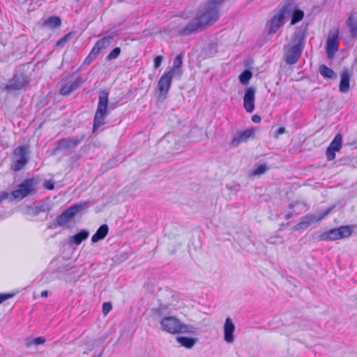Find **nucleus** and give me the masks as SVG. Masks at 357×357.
<instances>
[{
  "mask_svg": "<svg viewBox=\"0 0 357 357\" xmlns=\"http://www.w3.org/2000/svg\"><path fill=\"white\" fill-rule=\"evenodd\" d=\"M28 147L26 146H19L13 150L14 166L13 170L15 172L20 171L27 164L29 157L27 155Z\"/></svg>",
  "mask_w": 357,
  "mask_h": 357,
  "instance_id": "11",
  "label": "nucleus"
},
{
  "mask_svg": "<svg viewBox=\"0 0 357 357\" xmlns=\"http://www.w3.org/2000/svg\"><path fill=\"white\" fill-rule=\"evenodd\" d=\"M305 34L304 31H300L297 32L292 40L293 45L294 47H297L298 48H301V50H303L304 45H305Z\"/></svg>",
  "mask_w": 357,
  "mask_h": 357,
  "instance_id": "31",
  "label": "nucleus"
},
{
  "mask_svg": "<svg viewBox=\"0 0 357 357\" xmlns=\"http://www.w3.org/2000/svg\"><path fill=\"white\" fill-rule=\"evenodd\" d=\"M61 24V20L59 16H51L43 21L42 26L54 29L59 27Z\"/></svg>",
  "mask_w": 357,
  "mask_h": 357,
  "instance_id": "27",
  "label": "nucleus"
},
{
  "mask_svg": "<svg viewBox=\"0 0 357 357\" xmlns=\"http://www.w3.org/2000/svg\"><path fill=\"white\" fill-rule=\"evenodd\" d=\"M162 61V57L160 56H157L154 58V67L155 68H158Z\"/></svg>",
  "mask_w": 357,
  "mask_h": 357,
  "instance_id": "44",
  "label": "nucleus"
},
{
  "mask_svg": "<svg viewBox=\"0 0 357 357\" xmlns=\"http://www.w3.org/2000/svg\"><path fill=\"white\" fill-rule=\"evenodd\" d=\"M161 328L169 333H178L187 331V326L181 323L175 317H164L160 321Z\"/></svg>",
  "mask_w": 357,
  "mask_h": 357,
  "instance_id": "8",
  "label": "nucleus"
},
{
  "mask_svg": "<svg viewBox=\"0 0 357 357\" xmlns=\"http://www.w3.org/2000/svg\"><path fill=\"white\" fill-rule=\"evenodd\" d=\"M114 40V38L112 36H107L105 37H103L98 40L94 46L93 47L92 50L96 52L98 54H99L100 52L102 50H105L107 47H108L111 43H112Z\"/></svg>",
  "mask_w": 357,
  "mask_h": 357,
  "instance_id": "24",
  "label": "nucleus"
},
{
  "mask_svg": "<svg viewBox=\"0 0 357 357\" xmlns=\"http://www.w3.org/2000/svg\"><path fill=\"white\" fill-rule=\"evenodd\" d=\"M345 24L351 38H357V17L354 14H348Z\"/></svg>",
  "mask_w": 357,
  "mask_h": 357,
  "instance_id": "23",
  "label": "nucleus"
},
{
  "mask_svg": "<svg viewBox=\"0 0 357 357\" xmlns=\"http://www.w3.org/2000/svg\"><path fill=\"white\" fill-rule=\"evenodd\" d=\"M281 3L282 6L286 8V17L288 16L291 17V25H294L303 20L304 12L298 8L296 0H284Z\"/></svg>",
  "mask_w": 357,
  "mask_h": 357,
  "instance_id": "7",
  "label": "nucleus"
},
{
  "mask_svg": "<svg viewBox=\"0 0 357 357\" xmlns=\"http://www.w3.org/2000/svg\"><path fill=\"white\" fill-rule=\"evenodd\" d=\"M204 29L196 17L188 22L185 25L181 26L179 23L177 27V33L181 36H190L202 31Z\"/></svg>",
  "mask_w": 357,
  "mask_h": 357,
  "instance_id": "12",
  "label": "nucleus"
},
{
  "mask_svg": "<svg viewBox=\"0 0 357 357\" xmlns=\"http://www.w3.org/2000/svg\"><path fill=\"white\" fill-rule=\"evenodd\" d=\"M8 193L6 191L1 192L0 194V202L6 199L8 197Z\"/></svg>",
  "mask_w": 357,
  "mask_h": 357,
  "instance_id": "47",
  "label": "nucleus"
},
{
  "mask_svg": "<svg viewBox=\"0 0 357 357\" xmlns=\"http://www.w3.org/2000/svg\"><path fill=\"white\" fill-rule=\"evenodd\" d=\"M284 132L285 128L284 127H280L275 131V137L278 138L280 135H282Z\"/></svg>",
  "mask_w": 357,
  "mask_h": 357,
  "instance_id": "45",
  "label": "nucleus"
},
{
  "mask_svg": "<svg viewBox=\"0 0 357 357\" xmlns=\"http://www.w3.org/2000/svg\"><path fill=\"white\" fill-rule=\"evenodd\" d=\"M203 29L211 26L219 18V9L207 3L203 9L199 10L195 17Z\"/></svg>",
  "mask_w": 357,
  "mask_h": 357,
  "instance_id": "2",
  "label": "nucleus"
},
{
  "mask_svg": "<svg viewBox=\"0 0 357 357\" xmlns=\"http://www.w3.org/2000/svg\"><path fill=\"white\" fill-rule=\"evenodd\" d=\"M303 50L297 47L291 46L285 56V61L287 64H295L301 57Z\"/></svg>",
  "mask_w": 357,
  "mask_h": 357,
  "instance_id": "22",
  "label": "nucleus"
},
{
  "mask_svg": "<svg viewBox=\"0 0 357 357\" xmlns=\"http://www.w3.org/2000/svg\"><path fill=\"white\" fill-rule=\"evenodd\" d=\"M29 81V78L24 72L17 70L2 90L7 92L20 91L26 87Z\"/></svg>",
  "mask_w": 357,
  "mask_h": 357,
  "instance_id": "5",
  "label": "nucleus"
},
{
  "mask_svg": "<svg viewBox=\"0 0 357 357\" xmlns=\"http://www.w3.org/2000/svg\"><path fill=\"white\" fill-rule=\"evenodd\" d=\"M46 340L43 337H38L36 338H26L25 340V344L27 347H30L32 345H40L45 342Z\"/></svg>",
  "mask_w": 357,
  "mask_h": 357,
  "instance_id": "34",
  "label": "nucleus"
},
{
  "mask_svg": "<svg viewBox=\"0 0 357 357\" xmlns=\"http://www.w3.org/2000/svg\"><path fill=\"white\" fill-rule=\"evenodd\" d=\"M14 296L13 294H0V304Z\"/></svg>",
  "mask_w": 357,
  "mask_h": 357,
  "instance_id": "41",
  "label": "nucleus"
},
{
  "mask_svg": "<svg viewBox=\"0 0 357 357\" xmlns=\"http://www.w3.org/2000/svg\"><path fill=\"white\" fill-rule=\"evenodd\" d=\"M168 309L169 307L167 305L160 304L158 307L152 309V313L153 316L161 317L169 313Z\"/></svg>",
  "mask_w": 357,
  "mask_h": 357,
  "instance_id": "33",
  "label": "nucleus"
},
{
  "mask_svg": "<svg viewBox=\"0 0 357 357\" xmlns=\"http://www.w3.org/2000/svg\"><path fill=\"white\" fill-rule=\"evenodd\" d=\"M255 93L256 89L254 87L250 86L245 89L243 107L248 113L252 112L255 109Z\"/></svg>",
  "mask_w": 357,
  "mask_h": 357,
  "instance_id": "16",
  "label": "nucleus"
},
{
  "mask_svg": "<svg viewBox=\"0 0 357 357\" xmlns=\"http://www.w3.org/2000/svg\"><path fill=\"white\" fill-rule=\"evenodd\" d=\"M121 52V50L120 47H116L114 48L109 52V54L107 56L106 59L107 61H112V60L116 59L120 55Z\"/></svg>",
  "mask_w": 357,
  "mask_h": 357,
  "instance_id": "36",
  "label": "nucleus"
},
{
  "mask_svg": "<svg viewBox=\"0 0 357 357\" xmlns=\"http://www.w3.org/2000/svg\"><path fill=\"white\" fill-rule=\"evenodd\" d=\"M183 65V56L181 54L176 56L172 68L168 71L171 72L173 75H178L181 76L182 75V68Z\"/></svg>",
  "mask_w": 357,
  "mask_h": 357,
  "instance_id": "28",
  "label": "nucleus"
},
{
  "mask_svg": "<svg viewBox=\"0 0 357 357\" xmlns=\"http://www.w3.org/2000/svg\"><path fill=\"white\" fill-rule=\"evenodd\" d=\"M351 75L352 72L347 68H344L341 71L339 85V90L341 93H345L349 91V82Z\"/></svg>",
  "mask_w": 357,
  "mask_h": 357,
  "instance_id": "20",
  "label": "nucleus"
},
{
  "mask_svg": "<svg viewBox=\"0 0 357 357\" xmlns=\"http://www.w3.org/2000/svg\"><path fill=\"white\" fill-rule=\"evenodd\" d=\"M352 229L349 226H342L324 232L320 236L322 241H336L347 238L351 235Z\"/></svg>",
  "mask_w": 357,
  "mask_h": 357,
  "instance_id": "10",
  "label": "nucleus"
},
{
  "mask_svg": "<svg viewBox=\"0 0 357 357\" xmlns=\"http://www.w3.org/2000/svg\"><path fill=\"white\" fill-rule=\"evenodd\" d=\"M85 137L86 135L84 133H82L59 139L56 142V148L54 152L55 153L76 148L83 142Z\"/></svg>",
  "mask_w": 357,
  "mask_h": 357,
  "instance_id": "9",
  "label": "nucleus"
},
{
  "mask_svg": "<svg viewBox=\"0 0 357 357\" xmlns=\"http://www.w3.org/2000/svg\"><path fill=\"white\" fill-rule=\"evenodd\" d=\"M291 218H292V214L291 213H288L286 215V219L287 220H289Z\"/></svg>",
  "mask_w": 357,
  "mask_h": 357,
  "instance_id": "50",
  "label": "nucleus"
},
{
  "mask_svg": "<svg viewBox=\"0 0 357 357\" xmlns=\"http://www.w3.org/2000/svg\"><path fill=\"white\" fill-rule=\"evenodd\" d=\"M267 166L265 164L257 165L255 169L253 170V175H261L266 172L267 170Z\"/></svg>",
  "mask_w": 357,
  "mask_h": 357,
  "instance_id": "39",
  "label": "nucleus"
},
{
  "mask_svg": "<svg viewBox=\"0 0 357 357\" xmlns=\"http://www.w3.org/2000/svg\"><path fill=\"white\" fill-rule=\"evenodd\" d=\"M73 35V32H69L68 33L66 34L64 36H63L61 39H59L57 42L56 45L57 47H63L68 40H69Z\"/></svg>",
  "mask_w": 357,
  "mask_h": 357,
  "instance_id": "37",
  "label": "nucleus"
},
{
  "mask_svg": "<svg viewBox=\"0 0 357 357\" xmlns=\"http://www.w3.org/2000/svg\"><path fill=\"white\" fill-rule=\"evenodd\" d=\"M278 238V237H271L268 239V241L271 243H275V240Z\"/></svg>",
  "mask_w": 357,
  "mask_h": 357,
  "instance_id": "49",
  "label": "nucleus"
},
{
  "mask_svg": "<svg viewBox=\"0 0 357 357\" xmlns=\"http://www.w3.org/2000/svg\"><path fill=\"white\" fill-rule=\"evenodd\" d=\"M294 207V203H291L289 204V208H293Z\"/></svg>",
  "mask_w": 357,
  "mask_h": 357,
  "instance_id": "51",
  "label": "nucleus"
},
{
  "mask_svg": "<svg viewBox=\"0 0 357 357\" xmlns=\"http://www.w3.org/2000/svg\"><path fill=\"white\" fill-rule=\"evenodd\" d=\"M225 0H209L207 3L211 5L213 7H215L216 9H219V6Z\"/></svg>",
  "mask_w": 357,
  "mask_h": 357,
  "instance_id": "40",
  "label": "nucleus"
},
{
  "mask_svg": "<svg viewBox=\"0 0 357 357\" xmlns=\"http://www.w3.org/2000/svg\"><path fill=\"white\" fill-rule=\"evenodd\" d=\"M255 135L254 129H247L243 131L237 132L233 137L231 144L234 147H237L240 144L246 142L250 138Z\"/></svg>",
  "mask_w": 357,
  "mask_h": 357,
  "instance_id": "18",
  "label": "nucleus"
},
{
  "mask_svg": "<svg viewBox=\"0 0 357 357\" xmlns=\"http://www.w3.org/2000/svg\"><path fill=\"white\" fill-rule=\"evenodd\" d=\"M82 84V82L77 79L73 82H68L64 86H63L60 90V93L62 96H68L71 92L78 89Z\"/></svg>",
  "mask_w": 357,
  "mask_h": 357,
  "instance_id": "25",
  "label": "nucleus"
},
{
  "mask_svg": "<svg viewBox=\"0 0 357 357\" xmlns=\"http://www.w3.org/2000/svg\"><path fill=\"white\" fill-rule=\"evenodd\" d=\"M109 227L107 225H102L96 231V232L92 236L91 241L96 243L103 239L108 234Z\"/></svg>",
  "mask_w": 357,
  "mask_h": 357,
  "instance_id": "29",
  "label": "nucleus"
},
{
  "mask_svg": "<svg viewBox=\"0 0 357 357\" xmlns=\"http://www.w3.org/2000/svg\"><path fill=\"white\" fill-rule=\"evenodd\" d=\"M174 76L171 72H166L161 76L157 86L160 96H165L168 93Z\"/></svg>",
  "mask_w": 357,
  "mask_h": 357,
  "instance_id": "17",
  "label": "nucleus"
},
{
  "mask_svg": "<svg viewBox=\"0 0 357 357\" xmlns=\"http://www.w3.org/2000/svg\"><path fill=\"white\" fill-rule=\"evenodd\" d=\"M51 210V206L47 201L35 202L28 207V213L33 216L38 215L40 213H47Z\"/></svg>",
  "mask_w": 357,
  "mask_h": 357,
  "instance_id": "19",
  "label": "nucleus"
},
{
  "mask_svg": "<svg viewBox=\"0 0 357 357\" xmlns=\"http://www.w3.org/2000/svg\"><path fill=\"white\" fill-rule=\"evenodd\" d=\"M252 76V72L249 70H244L239 76L241 84H247Z\"/></svg>",
  "mask_w": 357,
  "mask_h": 357,
  "instance_id": "35",
  "label": "nucleus"
},
{
  "mask_svg": "<svg viewBox=\"0 0 357 357\" xmlns=\"http://www.w3.org/2000/svg\"><path fill=\"white\" fill-rule=\"evenodd\" d=\"M41 297H47L48 296V291H43L40 294Z\"/></svg>",
  "mask_w": 357,
  "mask_h": 357,
  "instance_id": "48",
  "label": "nucleus"
},
{
  "mask_svg": "<svg viewBox=\"0 0 357 357\" xmlns=\"http://www.w3.org/2000/svg\"><path fill=\"white\" fill-rule=\"evenodd\" d=\"M329 213V210H326L320 215L307 214L302 217L298 224L294 226V230H300L309 227L313 222H317L325 218Z\"/></svg>",
  "mask_w": 357,
  "mask_h": 357,
  "instance_id": "14",
  "label": "nucleus"
},
{
  "mask_svg": "<svg viewBox=\"0 0 357 357\" xmlns=\"http://www.w3.org/2000/svg\"><path fill=\"white\" fill-rule=\"evenodd\" d=\"M89 233L86 230L82 229L76 234L70 236L69 243L70 244H75L78 245L82 243V242L86 240L89 237Z\"/></svg>",
  "mask_w": 357,
  "mask_h": 357,
  "instance_id": "26",
  "label": "nucleus"
},
{
  "mask_svg": "<svg viewBox=\"0 0 357 357\" xmlns=\"http://www.w3.org/2000/svg\"><path fill=\"white\" fill-rule=\"evenodd\" d=\"M252 121L255 123H259L261 122V118L260 117V116L255 114L252 116Z\"/></svg>",
  "mask_w": 357,
  "mask_h": 357,
  "instance_id": "46",
  "label": "nucleus"
},
{
  "mask_svg": "<svg viewBox=\"0 0 357 357\" xmlns=\"http://www.w3.org/2000/svg\"><path fill=\"white\" fill-rule=\"evenodd\" d=\"M36 193V182L33 178H27L11 192L14 199L22 200L24 197Z\"/></svg>",
  "mask_w": 357,
  "mask_h": 357,
  "instance_id": "6",
  "label": "nucleus"
},
{
  "mask_svg": "<svg viewBox=\"0 0 357 357\" xmlns=\"http://www.w3.org/2000/svg\"><path fill=\"white\" fill-rule=\"evenodd\" d=\"M286 8L280 3L274 10V14L266 24V30L268 34L275 33L284 24Z\"/></svg>",
  "mask_w": 357,
  "mask_h": 357,
  "instance_id": "3",
  "label": "nucleus"
},
{
  "mask_svg": "<svg viewBox=\"0 0 357 357\" xmlns=\"http://www.w3.org/2000/svg\"><path fill=\"white\" fill-rule=\"evenodd\" d=\"M340 38L339 31H330L326 40V51L328 59L334 57L339 47L338 40Z\"/></svg>",
  "mask_w": 357,
  "mask_h": 357,
  "instance_id": "13",
  "label": "nucleus"
},
{
  "mask_svg": "<svg viewBox=\"0 0 357 357\" xmlns=\"http://www.w3.org/2000/svg\"><path fill=\"white\" fill-rule=\"evenodd\" d=\"M235 326L231 318L227 317L224 324V340L229 344L234 341V333Z\"/></svg>",
  "mask_w": 357,
  "mask_h": 357,
  "instance_id": "21",
  "label": "nucleus"
},
{
  "mask_svg": "<svg viewBox=\"0 0 357 357\" xmlns=\"http://www.w3.org/2000/svg\"><path fill=\"white\" fill-rule=\"evenodd\" d=\"M176 340L181 346L187 349H191L197 342V339L185 336H178Z\"/></svg>",
  "mask_w": 357,
  "mask_h": 357,
  "instance_id": "32",
  "label": "nucleus"
},
{
  "mask_svg": "<svg viewBox=\"0 0 357 357\" xmlns=\"http://www.w3.org/2000/svg\"><path fill=\"white\" fill-rule=\"evenodd\" d=\"M108 96L109 93L105 90L101 91L99 93L98 107L93 118V132L105 124V118L109 108Z\"/></svg>",
  "mask_w": 357,
  "mask_h": 357,
  "instance_id": "1",
  "label": "nucleus"
},
{
  "mask_svg": "<svg viewBox=\"0 0 357 357\" xmlns=\"http://www.w3.org/2000/svg\"><path fill=\"white\" fill-rule=\"evenodd\" d=\"M88 204V202H84L72 205L56 217V225L60 227L66 225L72 221L76 214L86 208Z\"/></svg>",
  "mask_w": 357,
  "mask_h": 357,
  "instance_id": "4",
  "label": "nucleus"
},
{
  "mask_svg": "<svg viewBox=\"0 0 357 357\" xmlns=\"http://www.w3.org/2000/svg\"><path fill=\"white\" fill-rule=\"evenodd\" d=\"M319 73L326 79H333L337 78V74L331 68L322 64L319 68Z\"/></svg>",
  "mask_w": 357,
  "mask_h": 357,
  "instance_id": "30",
  "label": "nucleus"
},
{
  "mask_svg": "<svg viewBox=\"0 0 357 357\" xmlns=\"http://www.w3.org/2000/svg\"><path fill=\"white\" fill-rule=\"evenodd\" d=\"M98 56V54L91 49L90 53L84 61V64L87 66L90 65L97 58Z\"/></svg>",
  "mask_w": 357,
  "mask_h": 357,
  "instance_id": "38",
  "label": "nucleus"
},
{
  "mask_svg": "<svg viewBox=\"0 0 357 357\" xmlns=\"http://www.w3.org/2000/svg\"><path fill=\"white\" fill-rule=\"evenodd\" d=\"M342 144V136L338 133L335 136L326 151V156L328 161H332L335 158V152H338L341 149Z\"/></svg>",
  "mask_w": 357,
  "mask_h": 357,
  "instance_id": "15",
  "label": "nucleus"
},
{
  "mask_svg": "<svg viewBox=\"0 0 357 357\" xmlns=\"http://www.w3.org/2000/svg\"><path fill=\"white\" fill-rule=\"evenodd\" d=\"M112 308L111 303H104L102 305V313L104 314H107Z\"/></svg>",
  "mask_w": 357,
  "mask_h": 357,
  "instance_id": "42",
  "label": "nucleus"
},
{
  "mask_svg": "<svg viewBox=\"0 0 357 357\" xmlns=\"http://www.w3.org/2000/svg\"><path fill=\"white\" fill-rule=\"evenodd\" d=\"M43 186L48 190H53L54 188V183L52 180H46L43 183Z\"/></svg>",
  "mask_w": 357,
  "mask_h": 357,
  "instance_id": "43",
  "label": "nucleus"
}]
</instances>
